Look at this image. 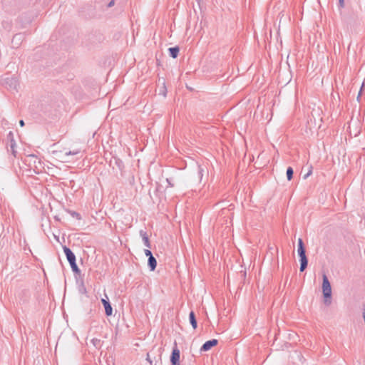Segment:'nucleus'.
<instances>
[{
  "mask_svg": "<svg viewBox=\"0 0 365 365\" xmlns=\"http://www.w3.org/2000/svg\"><path fill=\"white\" fill-rule=\"evenodd\" d=\"M322 292L324 297V303L327 305H329L331 304V287L326 274H323L322 277Z\"/></svg>",
  "mask_w": 365,
  "mask_h": 365,
  "instance_id": "obj_1",
  "label": "nucleus"
},
{
  "mask_svg": "<svg viewBox=\"0 0 365 365\" xmlns=\"http://www.w3.org/2000/svg\"><path fill=\"white\" fill-rule=\"evenodd\" d=\"M180 352L177 346V344L175 343L170 359L171 365H180Z\"/></svg>",
  "mask_w": 365,
  "mask_h": 365,
  "instance_id": "obj_2",
  "label": "nucleus"
},
{
  "mask_svg": "<svg viewBox=\"0 0 365 365\" xmlns=\"http://www.w3.org/2000/svg\"><path fill=\"white\" fill-rule=\"evenodd\" d=\"M298 255L299 257V261H300V272H304L306 268L307 267L308 264V259L306 256V250H297Z\"/></svg>",
  "mask_w": 365,
  "mask_h": 365,
  "instance_id": "obj_3",
  "label": "nucleus"
},
{
  "mask_svg": "<svg viewBox=\"0 0 365 365\" xmlns=\"http://www.w3.org/2000/svg\"><path fill=\"white\" fill-rule=\"evenodd\" d=\"M29 163H33L34 165V170H39L42 168V163L39 158L35 155H30L28 156Z\"/></svg>",
  "mask_w": 365,
  "mask_h": 365,
  "instance_id": "obj_4",
  "label": "nucleus"
},
{
  "mask_svg": "<svg viewBox=\"0 0 365 365\" xmlns=\"http://www.w3.org/2000/svg\"><path fill=\"white\" fill-rule=\"evenodd\" d=\"M218 343L217 339H211L205 341L200 348V351H207Z\"/></svg>",
  "mask_w": 365,
  "mask_h": 365,
  "instance_id": "obj_5",
  "label": "nucleus"
},
{
  "mask_svg": "<svg viewBox=\"0 0 365 365\" xmlns=\"http://www.w3.org/2000/svg\"><path fill=\"white\" fill-rule=\"evenodd\" d=\"M63 250L69 263L76 261V256L70 248L63 246Z\"/></svg>",
  "mask_w": 365,
  "mask_h": 365,
  "instance_id": "obj_6",
  "label": "nucleus"
},
{
  "mask_svg": "<svg viewBox=\"0 0 365 365\" xmlns=\"http://www.w3.org/2000/svg\"><path fill=\"white\" fill-rule=\"evenodd\" d=\"M101 302L105 308V312L106 316H111L113 314V308L109 302L108 299H102Z\"/></svg>",
  "mask_w": 365,
  "mask_h": 365,
  "instance_id": "obj_7",
  "label": "nucleus"
},
{
  "mask_svg": "<svg viewBox=\"0 0 365 365\" xmlns=\"http://www.w3.org/2000/svg\"><path fill=\"white\" fill-rule=\"evenodd\" d=\"M206 171V168L201 166V165H197V176H196V178L194 180L196 182H200L202 179V177L204 175V173Z\"/></svg>",
  "mask_w": 365,
  "mask_h": 365,
  "instance_id": "obj_8",
  "label": "nucleus"
},
{
  "mask_svg": "<svg viewBox=\"0 0 365 365\" xmlns=\"http://www.w3.org/2000/svg\"><path fill=\"white\" fill-rule=\"evenodd\" d=\"M140 237H142V240L143 241V243H144V245L148 248H150V240H149V238H148V236L147 235V232L143 230H140Z\"/></svg>",
  "mask_w": 365,
  "mask_h": 365,
  "instance_id": "obj_9",
  "label": "nucleus"
},
{
  "mask_svg": "<svg viewBox=\"0 0 365 365\" xmlns=\"http://www.w3.org/2000/svg\"><path fill=\"white\" fill-rule=\"evenodd\" d=\"M5 83L6 85L9 86L11 89H16L17 87V80L16 78H7L5 80Z\"/></svg>",
  "mask_w": 365,
  "mask_h": 365,
  "instance_id": "obj_10",
  "label": "nucleus"
},
{
  "mask_svg": "<svg viewBox=\"0 0 365 365\" xmlns=\"http://www.w3.org/2000/svg\"><path fill=\"white\" fill-rule=\"evenodd\" d=\"M23 41V36L21 34H16L12 38V43L16 48L19 46L21 41Z\"/></svg>",
  "mask_w": 365,
  "mask_h": 365,
  "instance_id": "obj_11",
  "label": "nucleus"
},
{
  "mask_svg": "<svg viewBox=\"0 0 365 365\" xmlns=\"http://www.w3.org/2000/svg\"><path fill=\"white\" fill-rule=\"evenodd\" d=\"M148 265L151 271H154L155 269L157 267V261L153 255L148 257Z\"/></svg>",
  "mask_w": 365,
  "mask_h": 365,
  "instance_id": "obj_12",
  "label": "nucleus"
},
{
  "mask_svg": "<svg viewBox=\"0 0 365 365\" xmlns=\"http://www.w3.org/2000/svg\"><path fill=\"white\" fill-rule=\"evenodd\" d=\"M189 320L190 323L192 325V328L195 329L197 326V319L195 317V314L193 311H191L189 314Z\"/></svg>",
  "mask_w": 365,
  "mask_h": 365,
  "instance_id": "obj_13",
  "label": "nucleus"
},
{
  "mask_svg": "<svg viewBox=\"0 0 365 365\" xmlns=\"http://www.w3.org/2000/svg\"><path fill=\"white\" fill-rule=\"evenodd\" d=\"M179 51H180V48L178 46L170 47L168 48L169 54L173 58H175L178 57Z\"/></svg>",
  "mask_w": 365,
  "mask_h": 365,
  "instance_id": "obj_14",
  "label": "nucleus"
},
{
  "mask_svg": "<svg viewBox=\"0 0 365 365\" xmlns=\"http://www.w3.org/2000/svg\"><path fill=\"white\" fill-rule=\"evenodd\" d=\"M9 137H11V143H10V147H11V153L16 156V151L15 150L14 148H15V145H16V143H15V141L13 139V133L11 132L9 133Z\"/></svg>",
  "mask_w": 365,
  "mask_h": 365,
  "instance_id": "obj_15",
  "label": "nucleus"
},
{
  "mask_svg": "<svg viewBox=\"0 0 365 365\" xmlns=\"http://www.w3.org/2000/svg\"><path fill=\"white\" fill-rule=\"evenodd\" d=\"M69 264H70L71 269L74 272V274H81V270L78 268L76 261L70 262Z\"/></svg>",
  "mask_w": 365,
  "mask_h": 365,
  "instance_id": "obj_16",
  "label": "nucleus"
},
{
  "mask_svg": "<svg viewBox=\"0 0 365 365\" xmlns=\"http://www.w3.org/2000/svg\"><path fill=\"white\" fill-rule=\"evenodd\" d=\"M81 153V150L79 149H76V150H70V151H68V152H66L64 155H65V161L68 162V160L66 159V157H68L70 155H77L78 153Z\"/></svg>",
  "mask_w": 365,
  "mask_h": 365,
  "instance_id": "obj_17",
  "label": "nucleus"
},
{
  "mask_svg": "<svg viewBox=\"0 0 365 365\" xmlns=\"http://www.w3.org/2000/svg\"><path fill=\"white\" fill-rule=\"evenodd\" d=\"M293 173H294V171H293L292 168L288 167L287 169V172H286L287 178L288 180H291L292 179Z\"/></svg>",
  "mask_w": 365,
  "mask_h": 365,
  "instance_id": "obj_18",
  "label": "nucleus"
},
{
  "mask_svg": "<svg viewBox=\"0 0 365 365\" xmlns=\"http://www.w3.org/2000/svg\"><path fill=\"white\" fill-rule=\"evenodd\" d=\"M305 250V247L303 242V240L301 238L298 239V249L297 250Z\"/></svg>",
  "mask_w": 365,
  "mask_h": 365,
  "instance_id": "obj_19",
  "label": "nucleus"
},
{
  "mask_svg": "<svg viewBox=\"0 0 365 365\" xmlns=\"http://www.w3.org/2000/svg\"><path fill=\"white\" fill-rule=\"evenodd\" d=\"M79 292L81 293V294H86V289L83 284V283L82 282L81 283V287H79Z\"/></svg>",
  "mask_w": 365,
  "mask_h": 365,
  "instance_id": "obj_20",
  "label": "nucleus"
},
{
  "mask_svg": "<svg viewBox=\"0 0 365 365\" xmlns=\"http://www.w3.org/2000/svg\"><path fill=\"white\" fill-rule=\"evenodd\" d=\"M115 164L118 165V167L119 168V169H121L122 168V166H123V162L122 160H119V159H115Z\"/></svg>",
  "mask_w": 365,
  "mask_h": 365,
  "instance_id": "obj_21",
  "label": "nucleus"
},
{
  "mask_svg": "<svg viewBox=\"0 0 365 365\" xmlns=\"http://www.w3.org/2000/svg\"><path fill=\"white\" fill-rule=\"evenodd\" d=\"M145 256L150 257V256H153V254L150 250H145L144 251Z\"/></svg>",
  "mask_w": 365,
  "mask_h": 365,
  "instance_id": "obj_22",
  "label": "nucleus"
},
{
  "mask_svg": "<svg viewBox=\"0 0 365 365\" xmlns=\"http://www.w3.org/2000/svg\"><path fill=\"white\" fill-rule=\"evenodd\" d=\"M115 4V0H111L108 4V7H112L113 6H114Z\"/></svg>",
  "mask_w": 365,
  "mask_h": 365,
  "instance_id": "obj_23",
  "label": "nucleus"
},
{
  "mask_svg": "<svg viewBox=\"0 0 365 365\" xmlns=\"http://www.w3.org/2000/svg\"><path fill=\"white\" fill-rule=\"evenodd\" d=\"M339 5L340 7H344V0H339Z\"/></svg>",
  "mask_w": 365,
  "mask_h": 365,
  "instance_id": "obj_24",
  "label": "nucleus"
},
{
  "mask_svg": "<svg viewBox=\"0 0 365 365\" xmlns=\"http://www.w3.org/2000/svg\"><path fill=\"white\" fill-rule=\"evenodd\" d=\"M72 215H73V217H76V218H78V219H80V215H79L78 212H73L72 213Z\"/></svg>",
  "mask_w": 365,
  "mask_h": 365,
  "instance_id": "obj_25",
  "label": "nucleus"
},
{
  "mask_svg": "<svg viewBox=\"0 0 365 365\" xmlns=\"http://www.w3.org/2000/svg\"><path fill=\"white\" fill-rule=\"evenodd\" d=\"M19 125H20V126L24 127L25 125L24 121L23 120H20Z\"/></svg>",
  "mask_w": 365,
  "mask_h": 365,
  "instance_id": "obj_26",
  "label": "nucleus"
},
{
  "mask_svg": "<svg viewBox=\"0 0 365 365\" xmlns=\"http://www.w3.org/2000/svg\"><path fill=\"white\" fill-rule=\"evenodd\" d=\"M92 341H93L94 346H96L97 342L99 343V341H100L98 339H93Z\"/></svg>",
  "mask_w": 365,
  "mask_h": 365,
  "instance_id": "obj_27",
  "label": "nucleus"
},
{
  "mask_svg": "<svg viewBox=\"0 0 365 365\" xmlns=\"http://www.w3.org/2000/svg\"><path fill=\"white\" fill-rule=\"evenodd\" d=\"M311 173H312V170H309V171L308 172V173H307V174H306V175L304 176V179H306L308 176H309V175H311Z\"/></svg>",
  "mask_w": 365,
  "mask_h": 365,
  "instance_id": "obj_28",
  "label": "nucleus"
},
{
  "mask_svg": "<svg viewBox=\"0 0 365 365\" xmlns=\"http://www.w3.org/2000/svg\"><path fill=\"white\" fill-rule=\"evenodd\" d=\"M147 360L149 361L150 365H153V361L150 359L149 354H148V356H147Z\"/></svg>",
  "mask_w": 365,
  "mask_h": 365,
  "instance_id": "obj_29",
  "label": "nucleus"
},
{
  "mask_svg": "<svg viewBox=\"0 0 365 365\" xmlns=\"http://www.w3.org/2000/svg\"><path fill=\"white\" fill-rule=\"evenodd\" d=\"M361 89H362V87L361 88ZM361 90H360L359 93V95L357 96V99H359L360 98V96H361Z\"/></svg>",
  "mask_w": 365,
  "mask_h": 365,
  "instance_id": "obj_30",
  "label": "nucleus"
},
{
  "mask_svg": "<svg viewBox=\"0 0 365 365\" xmlns=\"http://www.w3.org/2000/svg\"><path fill=\"white\" fill-rule=\"evenodd\" d=\"M198 2L200 1V0H197Z\"/></svg>",
  "mask_w": 365,
  "mask_h": 365,
  "instance_id": "obj_31",
  "label": "nucleus"
}]
</instances>
